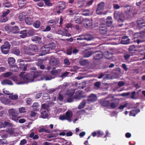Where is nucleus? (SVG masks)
Masks as SVG:
<instances>
[{
	"label": "nucleus",
	"mask_w": 145,
	"mask_h": 145,
	"mask_svg": "<svg viewBox=\"0 0 145 145\" xmlns=\"http://www.w3.org/2000/svg\"><path fill=\"white\" fill-rule=\"evenodd\" d=\"M25 73L24 72H22L19 75L20 78L17 79L16 77L12 78L14 81H16V83L18 85L24 84L26 83H28L37 81V80L34 79L33 75L31 74H25L23 76Z\"/></svg>",
	"instance_id": "f257e3e1"
},
{
	"label": "nucleus",
	"mask_w": 145,
	"mask_h": 145,
	"mask_svg": "<svg viewBox=\"0 0 145 145\" xmlns=\"http://www.w3.org/2000/svg\"><path fill=\"white\" fill-rule=\"evenodd\" d=\"M114 17L118 22H123L125 19V16L121 12H115L114 13Z\"/></svg>",
	"instance_id": "f03ea898"
},
{
	"label": "nucleus",
	"mask_w": 145,
	"mask_h": 145,
	"mask_svg": "<svg viewBox=\"0 0 145 145\" xmlns=\"http://www.w3.org/2000/svg\"><path fill=\"white\" fill-rule=\"evenodd\" d=\"M10 46L8 42H5L4 45H2L1 47L2 52L5 54H7L8 53Z\"/></svg>",
	"instance_id": "7ed1b4c3"
},
{
	"label": "nucleus",
	"mask_w": 145,
	"mask_h": 145,
	"mask_svg": "<svg viewBox=\"0 0 145 145\" xmlns=\"http://www.w3.org/2000/svg\"><path fill=\"white\" fill-rule=\"evenodd\" d=\"M38 50V48L36 45H31L29 48V51H27V49L25 50V52L29 55H33L34 53L32 52H36Z\"/></svg>",
	"instance_id": "20e7f679"
},
{
	"label": "nucleus",
	"mask_w": 145,
	"mask_h": 145,
	"mask_svg": "<svg viewBox=\"0 0 145 145\" xmlns=\"http://www.w3.org/2000/svg\"><path fill=\"white\" fill-rule=\"evenodd\" d=\"M52 47L51 46L48 47L47 46H42L41 49L40 51L42 52V54L41 55V56H43V55H45V54L49 53V52L50 50V48L51 49H55V46L54 45Z\"/></svg>",
	"instance_id": "39448f33"
},
{
	"label": "nucleus",
	"mask_w": 145,
	"mask_h": 145,
	"mask_svg": "<svg viewBox=\"0 0 145 145\" xmlns=\"http://www.w3.org/2000/svg\"><path fill=\"white\" fill-rule=\"evenodd\" d=\"M56 33L61 35L62 36H65L68 37L71 36V35L68 33L67 30L66 29H64V31L60 29H59L56 31Z\"/></svg>",
	"instance_id": "423d86ee"
},
{
	"label": "nucleus",
	"mask_w": 145,
	"mask_h": 145,
	"mask_svg": "<svg viewBox=\"0 0 145 145\" xmlns=\"http://www.w3.org/2000/svg\"><path fill=\"white\" fill-rule=\"evenodd\" d=\"M65 116L66 120L69 122H71V118L72 116V113L71 111L68 110L65 113Z\"/></svg>",
	"instance_id": "0eeeda50"
},
{
	"label": "nucleus",
	"mask_w": 145,
	"mask_h": 145,
	"mask_svg": "<svg viewBox=\"0 0 145 145\" xmlns=\"http://www.w3.org/2000/svg\"><path fill=\"white\" fill-rule=\"evenodd\" d=\"M32 16H28L25 19L26 23L28 25H31L33 23L34 20Z\"/></svg>",
	"instance_id": "6e6552de"
},
{
	"label": "nucleus",
	"mask_w": 145,
	"mask_h": 145,
	"mask_svg": "<svg viewBox=\"0 0 145 145\" xmlns=\"http://www.w3.org/2000/svg\"><path fill=\"white\" fill-rule=\"evenodd\" d=\"M41 38V36H34L32 37L31 40L36 43H40L42 42Z\"/></svg>",
	"instance_id": "1a4fd4ad"
},
{
	"label": "nucleus",
	"mask_w": 145,
	"mask_h": 145,
	"mask_svg": "<svg viewBox=\"0 0 145 145\" xmlns=\"http://www.w3.org/2000/svg\"><path fill=\"white\" fill-rule=\"evenodd\" d=\"M53 78L50 75L47 74H43L41 77L40 80H51Z\"/></svg>",
	"instance_id": "9d476101"
},
{
	"label": "nucleus",
	"mask_w": 145,
	"mask_h": 145,
	"mask_svg": "<svg viewBox=\"0 0 145 145\" xmlns=\"http://www.w3.org/2000/svg\"><path fill=\"white\" fill-rule=\"evenodd\" d=\"M99 30L101 33L102 34H106L107 31V28L105 25L104 24L101 25L99 27Z\"/></svg>",
	"instance_id": "9b49d317"
},
{
	"label": "nucleus",
	"mask_w": 145,
	"mask_h": 145,
	"mask_svg": "<svg viewBox=\"0 0 145 145\" xmlns=\"http://www.w3.org/2000/svg\"><path fill=\"white\" fill-rule=\"evenodd\" d=\"M83 92L82 91H78L76 92L74 98L75 99L79 100L81 98L83 97Z\"/></svg>",
	"instance_id": "f8f14e48"
},
{
	"label": "nucleus",
	"mask_w": 145,
	"mask_h": 145,
	"mask_svg": "<svg viewBox=\"0 0 145 145\" xmlns=\"http://www.w3.org/2000/svg\"><path fill=\"white\" fill-rule=\"evenodd\" d=\"M130 39L128 37L126 36H124L122 38V39L121 42V44H128L129 43Z\"/></svg>",
	"instance_id": "ddd939ff"
},
{
	"label": "nucleus",
	"mask_w": 145,
	"mask_h": 145,
	"mask_svg": "<svg viewBox=\"0 0 145 145\" xmlns=\"http://www.w3.org/2000/svg\"><path fill=\"white\" fill-rule=\"evenodd\" d=\"M59 61L58 59L54 57H51L50 61V64L52 65H56L58 64Z\"/></svg>",
	"instance_id": "4468645a"
},
{
	"label": "nucleus",
	"mask_w": 145,
	"mask_h": 145,
	"mask_svg": "<svg viewBox=\"0 0 145 145\" xmlns=\"http://www.w3.org/2000/svg\"><path fill=\"white\" fill-rule=\"evenodd\" d=\"M8 113L9 115L12 117H15L16 114H17L16 111L13 108L9 109Z\"/></svg>",
	"instance_id": "2eb2a0df"
},
{
	"label": "nucleus",
	"mask_w": 145,
	"mask_h": 145,
	"mask_svg": "<svg viewBox=\"0 0 145 145\" xmlns=\"http://www.w3.org/2000/svg\"><path fill=\"white\" fill-rule=\"evenodd\" d=\"M103 57V53L101 52H99L94 56V58L95 59L99 60L102 59Z\"/></svg>",
	"instance_id": "dca6fc26"
},
{
	"label": "nucleus",
	"mask_w": 145,
	"mask_h": 145,
	"mask_svg": "<svg viewBox=\"0 0 145 145\" xmlns=\"http://www.w3.org/2000/svg\"><path fill=\"white\" fill-rule=\"evenodd\" d=\"M106 24L109 27L111 26L113 23V20L111 16H108L106 18Z\"/></svg>",
	"instance_id": "f3484780"
},
{
	"label": "nucleus",
	"mask_w": 145,
	"mask_h": 145,
	"mask_svg": "<svg viewBox=\"0 0 145 145\" xmlns=\"http://www.w3.org/2000/svg\"><path fill=\"white\" fill-rule=\"evenodd\" d=\"M140 111L139 109L136 108L131 111L129 114L130 116H135L136 114Z\"/></svg>",
	"instance_id": "a211bd4d"
},
{
	"label": "nucleus",
	"mask_w": 145,
	"mask_h": 145,
	"mask_svg": "<svg viewBox=\"0 0 145 145\" xmlns=\"http://www.w3.org/2000/svg\"><path fill=\"white\" fill-rule=\"evenodd\" d=\"M100 103L102 106H104L108 107L109 106L110 103L108 101L101 100L100 101Z\"/></svg>",
	"instance_id": "6ab92c4d"
},
{
	"label": "nucleus",
	"mask_w": 145,
	"mask_h": 145,
	"mask_svg": "<svg viewBox=\"0 0 145 145\" xmlns=\"http://www.w3.org/2000/svg\"><path fill=\"white\" fill-rule=\"evenodd\" d=\"M75 91L74 89H71L68 90L66 92V94L68 96H72Z\"/></svg>",
	"instance_id": "aec40b11"
},
{
	"label": "nucleus",
	"mask_w": 145,
	"mask_h": 145,
	"mask_svg": "<svg viewBox=\"0 0 145 145\" xmlns=\"http://www.w3.org/2000/svg\"><path fill=\"white\" fill-rule=\"evenodd\" d=\"M1 84L3 85H13V83L11 81L8 80L7 79L5 80L2 81L1 82Z\"/></svg>",
	"instance_id": "412c9836"
},
{
	"label": "nucleus",
	"mask_w": 145,
	"mask_h": 145,
	"mask_svg": "<svg viewBox=\"0 0 145 145\" xmlns=\"http://www.w3.org/2000/svg\"><path fill=\"white\" fill-rule=\"evenodd\" d=\"M8 63L10 66H11L15 62V60L13 57H10L8 59Z\"/></svg>",
	"instance_id": "4be33fe9"
},
{
	"label": "nucleus",
	"mask_w": 145,
	"mask_h": 145,
	"mask_svg": "<svg viewBox=\"0 0 145 145\" xmlns=\"http://www.w3.org/2000/svg\"><path fill=\"white\" fill-rule=\"evenodd\" d=\"M41 117L43 118H46L48 117V111L44 110L41 111Z\"/></svg>",
	"instance_id": "5701e85b"
},
{
	"label": "nucleus",
	"mask_w": 145,
	"mask_h": 145,
	"mask_svg": "<svg viewBox=\"0 0 145 145\" xmlns=\"http://www.w3.org/2000/svg\"><path fill=\"white\" fill-rule=\"evenodd\" d=\"M41 73L42 72L40 71H35L33 76L34 79L36 80V78L42 74Z\"/></svg>",
	"instance_id": "b1692460"
},
{
	"label": "nucleus",
	"mask_w": 145,
	"mask_h": 145,
	"mask_svg": "<svg viewBox=\"0 0 145 145\" xmlns=\"http://www.w3.org/2000/svg\"><path fill=\"white\" fill-rule=\"evenodd\" d=\"M49 107V106L48 105L45 103L42 104L41 106V111H47L48 108Z\"/></svg>",
	"instance_id": "393cba45"
},
{
	"label": "nucleus",
	"mask_w": 145,
	"mask_h": 145,
	"mask_svg": "<svg viewBox=\"0 0 145 145\" xmlns=\"http://www.w3.org/2000/svg\"><path fill=\"white\" fill-rule=\"evenodd\" d=\"M20 37L22 38H24L26 37L27 35V31L26 30H24L21 31L20 33Z\"/></svg>",
	"instance_id": "a878e982"
},
{
	"label": "nucleus",
	"mask_w": 145,
	"mask_h": 145,
	"mask_svg": "<svg viewBox=\"0 0 145 145\" xmlns=\"http://www.w3.org/2000/svg\"><path fill=\"white\" fill-rule=\"evenodd\" d=\"M86 104V102L85 100H83L81 102L79 106H78V108L79 109H80L83 108L85 106Z\"/></svg>",
	"instance_id": "bb28decb"
},
{
	"label": "nucleus",
	"mask_w": 145,
	"mask_h": 145,
	"mask_svg": "<svg viewBox=\"0 0 145 145\" xmlns=\"http://www.w3.org/2000/svg\"><path fill=\"white\" fill-rule=\"evenodd\" d=\"M105 57L106 58L110 59L112 57V54L109 53L108 51L105 52Z\"/></svg>",
	"instance_id": "cd10ccee"
},
{
	"label": "nucleus",
	"mask_w": 145,
	"mask_h": 145,
	"mask_svg": "<svg viewBox=\"0 0 145 145\" xmlns=\"http://www.w3.org/2000/svg\"><path fill=\"white\" fill-rule=\"evenodd\" d=\"M105 3L103 2H101L98 5L97 8L101 10H103L104 9Z\"/></svg>",
	"instance_id": "c85d7f7f"
},
{
	"label": "nucleus",
	"mask_w": 145,
	"mask_h": 145,
	"mask_svg": "<svg viewBox=\"0 0 145 145\" xmlns=\"http://www.w3.org/2000/svg\"><path fill=\"white\" fill-rule=\"evenodd\" d=\"M10 125V123L7 121H4V123L0 122V128L5 127L7 125Z\"/></svg>",
	"instance_id": "c756f323"
},
{
	"label": "nucleus",
	"mask_w": 145,
	"mask_h": 145,
	"mask_svg": "<svg viewBox=\"0 0 145 145\" xmlns=\"http://www.w3.org/2000/svg\"><path fill=\"white\" fill-rule=\"evenodd\" d=\"M80 64L82 65H85L88 63V61L87 60L82 59L79 61Z\"/></svg>",
	"instance_id": "7c9ffc66"
},
{
	"label": "nucleus",
	"mask_w": 145,
	"mask_h": 145,
	"mask_svg": "<svg viewBox=\"0 0 145 145\" xmlns=\"http://www.w3.org/2000/svg\"><path fill=\"white\" fill-rule=\"evenodd\" d=\"M39 106V105L38 103L36 102L33 103L32 105V107L33 108V109L35 111L38 110H39L37 108Z\"/></svg>",
	"instance_id": "2f4dec72"
},
{
	"label": "nucleus",
	"mask_w": 145,
	"mask_h": 145,
	"mask_svg": "<svg viewBox=\"0 0 145 145\" xmlns=\"http://www.w3.org/2000/svg\"><path fill=\"white\" fill-rule=\"evenodd\" d=\"M40 24V21L37 20L33 24V26L36 28H38Z\"/></svg>",
	"instance_id": "473e14b6"
},
{
	"label": "nucleus",
	"mask_w": 145,
	"mask_h": 145,
	"mask_svg": "<svg viewBox=\"0 0 145 145\" xmlns=\"http://www.w3.org/2000/svg\"><path fill=\"white\" fill-rule=\"evenodd\" d=\"M12 52L13 54L18 56V55L20 53V51L19 50L16 48L13 49L12 50Z\"/></svg>",
	"instance_id": "72a5a7b5"
},
{
	"label": "nucleus",
	"mask_w": 145,
	"mask_h": 145,
	"mask_svg": "<svg viewBox=\"0 0 145 145\" xmlns=\"http://www.w3.org/2000/svg\"><path fill=\"white\" fill-rule=\"evenodd\" d=\"M61 72V70L60 69L53 70L51 71V74L53 75H56L59 74Z\"/></svg>",
	"instance_id": "f704fd0d"
},
{
	"label": "nucleus",
	"mask_w": 145,
	"mask_h": 145,
	"mask_svg": "<svg viewBox=\"0 0 145 145\" xmlns=\"http://www.w3.org/2000/svg\"><path fill=\"white\" fill-rule=\"evenodd\" d=\"M1 101L3 103L6 105L8 104L10 102V100L6 99H4L2 100Z\"/></svg>",
	"instance_id": "c9c22d12"
},
{
	"label": "nucleus",
	"mask_w": 145,
	"mask_h": 145,
	"mask_svg": "<svg viewBox=\"0 0 145 145\" xmlns=\"http://www.w3.org/2000/svg\"><path fill=\"white\" fill-rule=\"evenodd\" d=\"M118 102L115 103H112L110 105V107L112 108H115L118 106Z\"/></svg>",
	"instance_id": "e433bc0d"
},
{
	"label": "nucleus",
	"mask_w": 145,
	"mask_h": 145,
	"mask_svg": "<svg viewBox=\"0 0 145 145\" xmlns=\"http://www.w3.org/2000/svg\"><path fill=\"white\" fill-rule=\"evenodd\" d=\"M137 23L138 25L141 27L142 26V25L144 24L145 23V22L142 19H140L139 20H138L137 21Z\"/></svg>",
	"instance_id": "4c0bfd02"
},
{
	"label": "nucleus",
	"mask_w": 145,
	"mask_h": 145,
	"mask_svg": "<svg viewBox=\"0 0 145 145\" xmlns=\"http://www.w3.org/2000/svg\"><path fill=\"white\" fill-rule=\"evenodd\" d=\"M8 20V18L6 17L2 16L0 18V22H6Z\"/></svg>",
	"instance_id": "58836bf2"
},
{
	"label": "nucleus",
	"mask_w": 145,
	"mask_h": 145,
	"mask_svg": "<svg viewBox=\"0 0 145 145\" xmlns=\"http://www.w3.org/2000/svg\"><path fill=\"white\" fill-rule=\"evenodd\" d=\"M9 97L10 99L13 100H16L18 98V96L17 95H12L11 94L9 96Z\"/></svg>",
	"instance_id": "ea45409f"
},
{
	"label": "nucleus",
	"mask_w": 145,
	"mask_h": 145,
	"mask_svg": "<svg viewBox=\"0 0 145 145\" xmlns=\"http://www.w3.org/2000/svg\"><path fill=\"white\" fill-rule=\"evenodd\" d=\"M12 30L14 33H18L19 32L18 27L16 26H14L12 28Z\"/></svg>",
	"instance_id": "a19ab883"
},
{
	"label": "nucleus",
	"mask_w": 145,
	"mask_h": 145,
	"mask_svg": "<svg viewBox=\"0 0 145 145\" xmlns=\"http://www.w3.org/2000/svg\"><path fill=\"white\" fill-rule=\"evenodd\" d=\"M12 72H6L4 73L3 74L5 78L8 77L11 75H12Z\"/></svg>",
	"instance_id": "79ce46f5"
},
{
	"label": "nucleus",
	"mask_w": 145,
	"mask_h": 145,
	"mask_svg": "<svg viewBox=\"0 0 145 145\" xmlns=\"http://www.w3.org/2000/svg\"><path fill=\"white\" fill-rule=\"evenodd\" d=\"M25 17V14L24 13H20V15L19 16V20L20 21H22L24 19Z\"/></svg>",
	"instance_id": "37998d69"
},
{
	"label": "nucleus",
	"mask_w": 145,
	"mask_h": 145,
	"mask_svg": "<svg viewBox=\"0 0 145 145\" xmlns=\"http://www.w3.org/2000/svg\"><path fill=\"white\" fill-rule=\"evenodd\" d=\"M43 99L44 100L50 99V97L48 93L44 94L43 95Z\"/></svg>",
	"instance_id": "c03bdc74"
},
{
	"label": "nucleus",
	"mask_w": 145,
	"mask_h": 145,
	"mask_svg": "<svg viewBox=\"0 0 145 145\" xmlns=\"http://www.w3.org/2000/svg\"><path fill=\"white\" fill-rule=\"evenodd\" d=\"M69 84L68 83H64L63 85L59 86L58 87L59 89L62 88V89H65L66 87L68 86Z\"/></svg>",
	"instance_id": "a18cd8bd"
},
{
	"label": "nucleus",
	"mask_w": 145,
	"mask_h": 145,
	"mask_svg": "<svg viewBox=\"0 0 145 145\" xmlns=\"http://www.w3.org/2000/svg\"><path fill=\"white\" fill-rule=\"evenodd\" d=\"M84 27L86 28H89L90 27V26L91 25V24H90V22L89 21H86L84 23Z\"/></svg>",
	"instance_id": "49530a36"
},
{
	"label": "nucleus",
	"mask_w": 145,
	"mask_h": 145,
	"mask_svg": "<svg viewBox=\"0 0 145 145\" xmlns=\"http://www.w3.org/2000/svg\"><path fill=\"white\" fill-rule=\"evenodd\" d=\"M84 40L87 41L91 40V35L89 34H86L84 35Z\"/></svg>",
	"instance_id": "de8ad7c7"
},
{
	"label": "nucleus",
	"mask_w": 145,
	"mask_h": 145,
	"mask_svg": "<svg viewBox=\"0 0 145 145\" xmlns=\"http://www.w3.org/2000/svg\"><path fill=\"white\" fill-rule=\"evenodd\" d=\"M97 99V97L94 94H91V102L94 101Z\"/></svg>",
	"instance_id": "09e8293b"
},
{
	"label": "nucleus",
	"mask_w": 145,
	"mask_h": 145,
	"mask_svg": "<svg viewBox=\"0 0 145 145\" xmlns=\"http://www.w3.org/2000/svg\"><path fill=\"white\" fill-rule=\"evenodd\" d=\"M61 91H60L59 93L58 97L57 98V100H59L60 101H62L63 99V96L61 94Z\"/></svg>",
	"instance_id": "8fccbe9b"
},
{
	"label": "nucleus",
	"mask_w": 145,
	"mask_h": 145,
	"mask_svg": "<svg viewBox=\"0 0 145 145\" xmlns=\"http://www.w3.org/2000/svg\"><path fill=\"white\" fill-rule=\"evenodd\" d=\"M35 32V30L33 29H30L28 32V34L30 35H33Z\"/></svg>",
	"instance_id": "3c124183"
},
{
	"label": "nucleus",
	"mask_w": 145,
	"mask_h": 145,
	"mask_svg": "<svg viewBox=\"0 0 145 145\" xmlns=\"http://www.w3.org/2000/svg\"><path fill=\"white\" fill-rule=\"evenodd\" d=\"M127 104L126 103L123 105H121L119 107H118V108L120 109L121 111H122L123 109L127 106Z\"/></svg>",
	"instance_id": "603ef678"
},
{
	"label": "nucleus",
	"mask_w": 145,
	"mask_h": 145,
	"mask_svg": "<svg viewBox=\"0 0 145 145\" xmlns=\"http://www.w3.org/2000/svg\"><path fill=\"white\" fill-rule=\"evenodd\" d=\"M19 111L20 113H22L26 112L25 108L24 107H22L19 108Z\"/></svg>",
	"instance_id": "864d4df0"
},
{
	"label": "nucleus",
	"mask_w": 145,
	"mask_h": 145,
	"mask_svg": "<svg viewBox=\"0 0 145 145\" xmlns=\"http://www.w3.org/2000/svg\"><path fill=\"white\" fill-rule=\"evenodd\" d=\"M69 97L67 99V101L69 103H71L72 102L74 99L72 98V96H68Z\"/></svg>",
	"instance_id": "5fc2aeb1"
},
{
	"label": "nucleus",
	"mask_w": 145,
	"mask_h": 145,
	"mask_svg": "<svg viewBox=\"0 0 145 145\" xmlns=\"http://www.w3.org/2000/svg\"><path fill=\"white\" fill-rule=\"evenodd\" d=\"M87 50H86V52H85V54L84 56L85 57H89L91 55L90 52L89 51L87 52Z\"/></svg>",
	"instance_id": "6e6d98bb"
},
{
	"label": "nucleus",
	"mask_w": 145,
	"mask_h": 145,
	"mask_svg": "<svg viewBox=\"0 0 145 145\" xmlns=\"http://www.w3.org/2000/svg\"><path fill=\"white\" fill-rule=\"evenodd\" d=\"M27 61H24L22 60L21 59L18 60L17 61V62L20 63L19 64L20 65H23L24 64V62H26Z\"/></svg>",
	"instance_id": "4d7b16f0"
},
{
	"label": "nucleus",
	"mask_w": 145,
	"mask_h": 145,
	"mask_svg": "<svg viewBox=\"0 0 145 145\" xmlns=\"http://www.w3.org/2000/svg\"><path fill=\"white\" fill-rule=\"evenodd\" d=\"M59 119L61 120H66L65 116L64 115H60L59 118Z\"/></svg>",
	"instance_id": "13d9d810"
},
{
	"label": "nucleus",
	"mask_w": 145,
	"mask_h": 145,
	"mask_svg": "<svg viewBox=\"0 0 145 145\" xmlns=\"http://www.w3.org/2000/svg\"><path fill=\"white\" fill-rule=\"evenodd\" d=\"M69 73H70L69 72H65L64 73L62 74L61 76V77L62 78H63L64 77H66L69 74Z\"/></svg>",
	"instance_id": "bf43d9fd"
},
{
	"label": "nucleus",
	"mask_w": 145,
	"mask_h": 145,
	"mask_svg": "<svg viewBox=\"0 0 145 145\" xmlns=\"http://www.w3.org/2000/svg\"><path fill=\"white\" fill-rule=\"evenodd\" d=\"M85 111L84 110H80L76 112V113L78 115H80L84 114Z\"/></svg>",
	"instance_id": "052dcab7"
},
{
	"label": "nucleus",
	"mask_w": 145,
	"mask_h": 145,
	"mask_svg": "<svg viewBox=\"0 0 145 145\" xmlns=\"http://www.w3.org/2000/svg\"><path fill=\"white\" fill-rule=\"evenodd\" d=\"M77 38V40H84V35H80Z\"/></svg>",
	"instance_id": "680f3d73"
},
{
	"label": "nucleus",
	"mask_w": 145,
	"mask_h": 145,
	"mask_svg": "<svg viewBox=\"0 0 145 145\" xmlns=\"http://www.w3.org/2000/svg\"><path fill=\"white\" fill-rule=\"evenodd\" d=\"M57 88L52 89L48 90V92L50 93L51 94L56 91Z\"/></svg>",
	"instance_id": "e2e57ef3"
},
{
	"label": "nucleus",
	"mask_w": 145,
	"mask_h": 145,
	"mask_svg": "<svg viewBox=\"0 0 145 145\" xmlns=\"http://www.w3.org/2000/svg\"><path fill=\"white\" fill-rule=\"evenodd\" d=\"M64 63L65 64L67 65H69L70 64V62L69 60L67 59H64Z\"/></svg>",
	"instance_id": "0e129e2a"
},
{
	"label": "nucleus",
	"mask_w": 145,
	"mask_h": 145,
	"mask_svg": "<svg viewBox=\"0 0 145 145\" xmlns=\"http://www.w3.org/2000/svg\"><path fill=\"white\" fill-rule=\"evenodd\" d=\"M103 10H101L97 8L96 10V13L97 14L100 15L102 14Z\"/></svg>",
	"instance_id": "69168bd1"
},
{
	"label": "nucleus",
	"mask_w": 145,
	"mask_h": 145,
	"mask_svg": "<svg viewBox=\"0 0 145 145\" xmlns=\"http://www.w3.org/2000/svg\"><path fill=\"white\" fill-rule=\"evenodd\" d=\"M44 1L45 4L48 6L52 5L50 3L49 0H43Z\"/></svg>",
	"instance_id": "338daca9"
},
{
	"label": "nucleus",
	"mask_w": 145,
	"mask_h": 145,
	"mask_svg": "<svg viewBox=\"0 0 145 145\" xmlns=\"http://www.w3.org/2000/svg\"><path fill=\"white\" fill-rule=\"evenodd\" d=\"M103 134V133L102 131H98L97 132V135L98 137L102 135Z\"/></svg>",
	"instance_id": "774afa93"
}]
</instances>
